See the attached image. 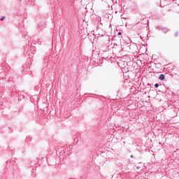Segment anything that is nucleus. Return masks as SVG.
Listing matches in <instances>:
<instances>
[{
  "instance_id": "1",
  "label": "nucleus",
  "mask_w": 179,
  "mask_h": 179,
  "mask_svg": "<svg viewBox=\"0 0 179 179\" xmlns=\"http://www.w3.org/2000/svg\"><path fill=\"white\" fill-rule=\"evenodd\" d=\"M165 78L164 74H160L158 78L159 80H164Z\"/></svg>"
},
{
  "instance_id": "2",
  "label": "nucleus",
  "mask_w": 179,
  "mask_h": 179,
  "mask_svg": "<svg viewBox=\"0 0 179 179\" xmlns=\"http://www.w3.org/2000/svg\"><path fill=\"white\" fill-rule=\"evenodd\" d=\"M178 36H179V32L177 31L174 34V37H178Z\"/></svg>"
},
{
  "instance_id": "3",
  "label": "nucleus",
  "mask_w": 179,
  "mask_h": 179,
  "mask_svg": "<svg viewBox=\"0 0 179 179\" xmlns=\"http://www.w3.org/2000/svg\"><path fill=\"white\" fill-rule=\"evenodd\" d=\"M155 87L156 89H157V87H159V85H158L157 83H156V84L155 85Z\"/></svg>"
},
{
  "instance_id": "4",
  "label": "nucleus",
  "mask_w": 179,
  "mask_h": 179,
  "mask_svg": "<svg viewBox=\"0 0 179 179\" xmlns=\"http://www.w3.org/2000/svg\"><path fill=\"white\" fill-rule=\"evenodd\" d=\"M5 17H2L1 18H0V20H4Z\"/></svg>"
},
{
  "instance_id": "5",
  "label": "nucleus",
  "mask_w": 179,
  "mask_h": 179,
  "mask_svg": "<svg viewBox=\"0 0 179 179\" xmlns=\"http://www.w3.org/2000/svg\"><path fill=\"white\" fill-rule=\"evenodd\" d=\"M121 34H122V32H118V36H121Z\"/></svg>"
},
{
  "instance_id": "6",
  "label": "nucleus",
  "mask_w": 179,
  "mask_h": 179,
  "mask_svg": "<svg viewBox=\"0 0 179 179\" xmlns=\"http://www.w3.org/2000/svg\"><path fill=\"white\" fill-rule=\"evenodd\" d=\"M167 31H164V33H166Z\"/></svg>"
},
{
  "instance_id": "7",
  "label": "nucleus",
  "mask_w": 179,
  "mask_h": 179,
  "mask_svg": "<svg viewBox=\"0 0 179 179\" xmlns=\"http://www.w3.org/2000/svg\"><path fill=\"white\" fill-rule=\"evenodd\" d=\"M134 157V156H132V155L131 156V157Z\"/></svg>"
}]
</instances>
